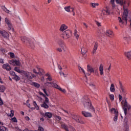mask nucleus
I'll return each instance as SVG.
<instances>
[{"mask_svg": "<svg viewBox=\"0 0 131 131\" xmlns=\"http://www.w3.org/2000/svg\"><path fill=\"white\" fill-rule=\"evenodd\" d=\"M0 131H8V128L4 126H0Z\"/></svg>", "mask_w": 131, "mask_h": 131, "instance_id": "nucleus-32", "label": "nucleus"}, {"mask_svg": "<svg viewBox=\"0 0 131 131\" xmlns=\"http://www.w3.org/2000/svg\"><path fill=\"white\" fill-rule=\"evenodd\" d=\"M33 105L35 107L36 110H39V107H38V105H37V104L36 103V101L33 102Z\"/></svg>", "mask_w": 131, "mask_h": 131, "instance_id": "nucleus-39", "label": "nucleus"}, {"mask_svg": "<svg viewBox=\"0 0 131 131\" xmlns=\"http://www.w3.org/2000/svg\"><path fill=\"white\" fill-rule=\"evenodd\" d=\"M81 52L82 55H85V54H86V52H88V50L84 47H82L81 49Z\"/></svg>", "mask_w": 131, "mask_h": 131, "instance_id": "nucleus-22", "label": "nucleus"}, {"mask_svg": "<svg viewBox=\"0 0 131 131\" xmlns=\"http://www.w3.org/2000/svg\"><path fill=\"white\" fill-rule=\"evenodd\" d=\"M97 50H98V43L96 42L93 48L92 52L93 54H95V53H96V52L97 51Z\"/></svg>", "mask_w": 131, "mask_h": 131, "instance_id": "nucleus-21", "label": "nucleus"}, {"mask_svg": "<svg viewBox=\"0 0 131 131\" xmlns=\"http://www.w3.org/2000/svg\"><path fill=\"white\" fill-rule=\"evenodd\" d=\"M73 8V7H71L70 6H67L64 7V10L66 11V12H68V13L70 12L71 11V9Z\"/></svg>", "mask_w": 131, "mask_h": 131, "instance_id": "nucleus-24", "label": "nucleus"}, {"mask_svg": "<svg viewBox=\"0 0 131 131\" xmlns=\"http://www.w3.org/2000/svg\"><path fill=\"white\" fill-rule=\"evenodd\" d=\"M45 76H47V77H50L51 76V75L49 73H48L45 74Z\"/></svg>", "mask_w": 131, "mask_h": 131, "instance_id": "nucleus-61", "label": "nucleus"}, {"mask_svg": "<svg viewBox=\"0 0 131 131\" xmlns=\"http://www.w3.org/2000/svg\"><path fill=\"white\" fill-rule=\"evenodd\" d=\"M13 79L16 80V81H18V80H20V77L18 75H16L13 78Z\"/></svg>", "mask_w": 131, "mask_h": 131, "instance_id": "nucleus-38", "label": "nucleus"}, {"mask_svg": "<svg viewBox=\"0 0 131 131\" xmlns=\"http://www.w3.org/2000/svg\"><path fill=\"white\" fill-rule=\"evenodd\" d=\"M110 10L107 8H105V9H102L101 13V18L103 19L105 16H107L108 15H110Z\"/></svg>", "mask_w": 131, "mask_h": 131, "instance_id": "nucleus-6", "label": "nucleus"}, {"mask_svg": "<svg viewBox=\"0 0 131 131\" xmlns=\"http://www.w3.org/2000/svg\"><path fill=\"white\" fill-rule=\"evenodd\" d=\"M124 40H126V41H129L130 40V37L129 36H126L123 37Z\"/></svg>", "mask_w": 131, "mask_h": 131, "instance_id": "nucleus-31", "label": "nucleus"}, {"mask_svg": "<svg viewBox=\"0 0 131 131\" xmlns=\"http://www.w3.org/2000/svg\"><path fill=\"white\" fill-rule=\"evenodd\" d=\"M5 23L8 26V30H11L12 32H14V28H13V26H12V24L11 23V21L8 19V18H5Z\"/></svg>", "mask_w": 131, "mask_h": 131, "instance_id": "nucleus-8", "label": "nucleus"}, {"mask_svg": "<svg viewBox=\"0 0 131 131\" xmlns=\"http://www.w3.org/2000/svg\"><path fill=\"white\" fill-rule=\"evenodd\" d=\"M118 118V113L115 114V117H114V121H116Z\"/></svg>", "mask_w": 131, "mask_h": 131, "instance_id": "nucleus-37", "label": "nucleus"}, {"mask_svg": "<svg viewBox=\"0 0 131 131\" xmlns=\"http://www.w3.org/2000/svg\"><path fill=\"white\" fill-rule=\"evenodd\" d=\"M74 35L75 36V37L77 38V39H78V38L79 37V33L77 32V30H75V32L74 33Z\"/></svg>", "mask_w": 131, "mask_h": 131, "instance_id": "nucleus-27", "label": "nucleus"}, {"mask_svg": "<svg viewBox=\"0 0 131 131\" xmlns=\"http://www.w3.org/2000/svg\"><path fill=\"white\" fill-rule=\"evenodd\" d=\"M110 99L111 100V101H114V95H110Z\"/></svg>", "mask_w": 131, "mask_h": 131, "instance_id": "nucleus-45", "label": "nucleus"}, {"mask_svg": "<svg viewBox=\"0 0 131 131\" xmlns=\"http://www.w3.org/2000/svg\"><path fill=\"white\" fill-rule=\"evenodd\" d=\"M71 12L73 13V15L75 16V12H74V8H71Z\"/></svg>", "mask_w": 131, "mask_h": 131, "instance_id": "nucleus-55", "label": "nucleus"}, {"mask_svg": "<svg viewBox=\"0 0 131 131\" xmlns=\"http://www.w3.org/2000/svg\"><path fill=\"white\" fill-rule=\"evenodd\" d=\"M11 120L12 122H18V121H17V119L16 118V117H14L11 119Z\"/></svg>", "mask_w": 131, "mask_h": 131, "instance_id": "nucleus-51", "label": "nucleus"}, {"mask_svg": "<svg viewBox=\"0 0 131 131\" xmlns=\"http://www.w3.org/2000/svg\"><path fill=\"white\" fill-rule=\"evenodd\" d=\"M2 68L5 69L7 71H10V70H12V68H11L8 63L4 64L2 66Z\"/></svg>", "mask_w": 131, "mask_h": 131, "instance_id": "nucleus-13", "label": "nucleus"}, {"mask_svg": "<svg viewBox=\"0 0 131 131\" xmlns=\"http://www.w3.org/2000/svg\"><path fill=\"white\" fill-rule=\"evenodd\" d=\"M38 131H45V129L41 127V126H39L38 128Z\"/></svg>", "mask_w": 131, "mask_h": 131, "instance_id": "nucleus-48", "label": "nucleus"}, {"mask_svg": "<svg viewBox=\"0 0 131 131\" xmlns=\"http://www.w3.org/2000/svg\"><path fill=\"white\" fill-rule=\"evenodd\" d=\"M125 55L129 60L131 59V50L128 52H125Z\"/></svg>", "mask_w": 131, "mask_h": 131, "instance_id": "nucleus-20", "label": "nucleus"}, {"mask_svg": "<svg viewBox=\"0 0 131 131\" xmlns=\"http://www.w3.org/2000/svg\"><path fill=\"white\" fill-rule=\"evenodd\" d=\"M14 70L16 72H18V73H21V74L23 72V70H20V69L18 67H15L14 68Z\"/></svg>", "mask_w": 131, "mask_h": 131, "instance_id": "nucleus-28", "label": "nucleus"}, {"mask_svg": "<svg viewBox=\"0 0 131 131\" xmlns=\"http://www.w3.org/2000/svg\"><path fill=\"white\" fill-rule=\"evenodd\" d=\"M56 51H57V52H59V53H61L62 49H61L60 48H56Z\"/></svg>", "mask_w": 131, "mask_h": 131, "instance_id": "nucleus-56", "label": "nucleus"}, {"mask_svg": "<svg viewBox=\"0 0 131 131\" xmlns=\"http://www.w3.org/2000/svg\"><path fill=\"white\" fill-rule=\"evenodd\" d=\"M82 102L85 108L90 109L94 112L95 111V108L93 107V105H92V102L88 96H84L82 99Z\"/></svg>", "mask_w": 131, "mask_h": 131, "instance_id": "nucleus-2", "label": "nucleus"}, {"mask_svg": "<svg viewBox=\"0 0 131 131\" xmlns=\"http://www.w3.org/2000/svg\"><path fill=\"white\" fill-rule=\"evenodd\" d=\"M114 2H115V0H111V4H112L113 9L115 8V4L114 3Z\"/></svg>", "mask_w": 131, "mask_h": 131, "instance_id": "nucleus-42", "label": "nucleus"}, {"mask_svg": "<svg viewBox=\"0 0 131 131\" xmlns=\"http://www.w3.org/2000/svg\"><path fill=\"white\" fill-rule=\"evenodd\" d=\"M72 118H73V119H74V120H75L77 122H78L79 123L84 124V122L79 119V117L77 115H73L72 117Z\"/></svg>", "mask_w": 131, "mask_h": 131, "instance_id": "nucleus-9", "label": "nucleus"}, {"mask_svg": "<svg viewBox=\"0 0 131 131\" xmlns=\"http://www.w3.org/2000/svg\"><path fill=\"white\" fill-rule=\"evenodd\" d=\"M48 84H51L52 88H55V89H57V90H59V91H60V89H61V87H60V86L58 85V84H56L55 83L49 82L45 83V85H48Z\"/></svg>", "mask_w": 131, "mask_h": 131, "instance_id": "nucleus-10", "label": "nucleus"}, {"mask_svg": "<svg viewBox=\"0 0 131 131\" xmlns=\"http://www.w3.org/2000/svg\"><path fill=\"white\" fill-rule=\"evenodd\" d=\"M69 128L71 131H76V130H75V128H74V127H72V126H70L69 127Z\"/></svg>", "mask_w": 131, "mask_h": 131, "instance_id": "nucleus-47", "label": "nucleus"}, {"mask_svg": "<svg viewBox=\"0 0 131 131\" xmlns=\"http://www.w3.org/2000/svg\"><path fill=\"white\" fill-rule=\"evenodd\" d=\"M116 4L123 6V0H116Z\"/></svg>", "mask_w": 131, "mask_h": 131, "instance_id": "nucleus-29", "label": "nucleus"}, {"mask_svg": "<svg viewBox=\"0 0 131 131\" xmlns=\"http://www.w3.org/2000/svg\"><path fill=\"white\" fill-rule=\"evenodd\" d=\"M96 24H97V25H98V26H101V23H100L98 21H96Z\"/></svg>", "mask_w": 131, "mask_h": 131, "instance_id": "nucleus-64", "label": "nucleus"}, {"mask_svg": "<svg viewBox=\"0 0 131 131\" xmlns=\"http://www.w3.org/2000/svg\"><path fill=\"white\" fill-rule=\"evenodd\" d=\"M54 117L57 120V121H61V119H62V118L60 117V116H57V115H53Z\"/></svg>", "mask_w": 131, "mask_h": 131, "instance_id": "nucleus-30", "label": "nucleus"}, {"mask_svg": "<svg viewBox=\"0 0 131 131\" xmlns=\"http://www.w3.org/2000/svg\"><path fill=\"white\" fill-rule=\"evenodd\" d=\"M119 101L120 102H121V101H122V96L120 94L119 95Z\"/></svg>", "mask_w": 131, "mask_h": 131, "instance_id": "nucleus-54", "label": "nucleus"}, {"mask_svg": "<svg viewBox=\"0 0 131 131\" xmlns=\"http://www.w3.org/2000/svg\"><path fill=\"white\" fill-rule=\"evenodd\" d=\"M10 73H11V75H12V76H16V73H15V72H10Z\"/></svg>", "mask_w": 131, "mask_h": 131, "instance_id": "nucleus-59", "label": "nucleus"}, {"mask_svg": "<svg viewBox=\"0 0 131 131\" xmlns=\"http://www.w3.org/2000/svg\"><path fill=\"white\" fill-rule=\"evenodd\" d=\"M10 113H11L10 114H8V116H10V117H13V116H14V111L13 110H11L10 111Z\"/></svg>", "mask_w": 131, "mask_h": 131, "instance_id": "nucleus-44", "label": "nucleus"}, {"mask_svg": "<svg viewBox=\"0 0 131 131\" xmlns=\"http://www.w3.org/2000/svg\"><path fill=\"white\" fill-rule=\"evenodd\" d=\"M87 70L88 72L90 73L88 74V75H91L92 73L95 72V70H94V68H93V67H92L90 64L87 66Z\"/></svg>", "mask_w": 131, "mask_h": 131, "instance_id": "nucleus-11", "label": "nucleus"}, {"mask_svg": "<svg viewBox=\"0 0 131 131\" xmlns=\"http://www.w3.org/2000/svg\"><path fill=\"white\" fill-rule=\"evenodd\" d=\"M5 90H6V88L4 85H0V92H5Z\"/></svg>", "mask_w": 131, "mask_h": 131, "instance_id": "nucleus-33", "label": "nucleus"}, {"mask_svg": "<svg viewBox=\"0 0 131 131\" xmlns=\"http://www.w3.org/2000/svg\"><path fill=\"white\" fill-rule=\"evenodd\" d=\"M37 68L39 71L38 72V74H39V75H41V72H43V70H42V69H40L39 67H37Z\"/></svg>", "mask_w": 131, "mask_h": 131, "instance_id": "nucleus-34", "label": "nucleus"}, {"mask_svg": "<svg viewBox=\"0 0 131 131\" xmlns=\"http://www.w3.org/2000/svg\"><path fill=\"white\" fill-rule=\"evenodd\" d=\"M39 95H40L41 96H42L44 98H45V100H46V98H47V96L46 95H45L42 92H39Z\"/></svg>", "mask_w": 131, "mask_h": 131, "instance_id": "nucleus-52", "label": "nucleus"}, {"mask_svg": "<svg viewBox=\"0 0 131 131\" xmlns=\"http://www.w3.org/2000/svg\"><path fill=\"white\" fill-rule=\"evenodd\" d=\"M59 91L62 93H63V94H66V90L65 89H62V88H60L59 89Z\"/></svg>", "mask_w": 131, "mask_h": 131, "instance_id": "nucleus-50", "label": "nucleus"}, {"mask_svg": "<svg viewBox=\"0 0 131 131\" xmlns=\"http://www.w3.org/2000/svg\"><path fill=\"white\" fill-rule=\"evenodd\" d=\"M78 68L79 71L80 72H83V73H84V74H85V72L84 71V70H83L82 69V68H81V67H80V66H78Z\"/></svg>", "mask_w": 131, "mask_h": 131, "instance_id": "nucleus-36", "label": "nucleus"}, {"mask_svg": "<svg viewBox=\"0 0 131 131\" xmlns=\"http://www.w3.org/2000/svg\"><path fill=\"white\" fill-rule=\"evenodd\" d=\"M91 5L93 8H96V7L99 6V4L98 3H91Z\"/></svg>", "mask_w": 131, "mask_h": 131, "instance_id": "nucleus-41", "label": "nucleus"}, {"mask_svg": "<svg viewBox=\"0 0 131 131\" xmlns=\"http://www.w3.org/2000/svg\"><path fill=\"white\" fill-rule=\"evenodd\" d=\"M0 63H1V64H4V63H5V62L4 61V59L3 58L0 59Z\"/></svg>", "mask_w": 131, "mask_h": 131, "instance_id": "nucleus-60", "label": "nucleus"}, {"mask_svg": "<svg viewBox=\"0 0 131 131\" xmlns=\"http://www.w3.org/2000/svg\"><path fill=\"white\" fill-rule=\"evenodd\" d=\"M25 118H26V120H27V121H29V120H30V118L28 116L26 117Z\"/></svg>", "mask_w": 131, "mask_h": 131, "instance_id": "nucleus-62", "label": "nucleus"}, {"mask_svg": "<svg viewBox=\"0 0 131 131\" xmlns=\"http://www.w3.org/2000/svg\"><path fill=\"white\" fill-rule=\"evenodd\" d=\"M4 11H5V12H6V13H9V12H10V11H9V10L7 9V8H5V9H4Z\"/></svg>", "mask_w": 131, "mask_h": 131, "instance_id": "nucleus-63", "label": "nucleus"}, {"mask_svg": "<svg viewBox=\"0 0 131 131\" xmlns=\"http://www.w3.org/2000/svg\"><path fill=\"white\" fill-rule=\"evenodd\" d=\"M9 55L10 56V57L11 58H14V57H15V54L13 53H12V52L9 53Z\"/></svg>", "mask_w": 131, "mask_h": 131, "instance_id": "nucleus-49", "label": "nucleus"}, {"mask_svg": "<svg viewBox=\"0 0 131 131\" xmlns=\"http://www.w3.org/2000/svg\"><path fill=\"white\" fill-rule=\"evenodd\" d=\"M110 91L112 93H114L115 92V86H114V84L112 83L111 85Z\"/></svg>", "mask_w": 131, "mask_h": 131, "instance_id": "nucleus-25", "label": "nucleus"}, {"mask_svg": "<svg viewBox=\"0 0 131 131\" xmlns=\"http://www.w3.org/2000/svg\"><path fill=\"white\" fill-rule=\"evenodd\" d=\"M9 64H11V65H13V66H15V60H9Z\"/></svg>", "mask_w": 131, "mask_h": 131, "instance_id": "nucleus-43", "label": "nucleus"}, {"mask_svg": "<svg viewBox=\"0 0 131 131\" xmlns=\"http://www.w3.org/2000/svg\"><path fill=\"white\" fill-rule=\"evenodd\" d=\"M47 81H52L53 80V79H52V77L50 76V77H48L46 78Z\"/></svg>", "mask_w": 131, "mask_h": 131, "instance_id": "nucleus-46", "label": "nucleus"}, {"mask_svg": "<svg viewBox=\"0 0 131 131\" xmlns=\"http://www.w3.org/2000/svg\"><path fill=\"white\" fill-rule=\"evenodd\" d=\"M82 114L83 116H84V117H92L93 116L91 113L85 111H82Z\"/></svg>", "mask_w": 131, "mask_h": 131, "instance_id": "nucleus-15", "label": "nucleus"}, {"mask_svg": "<svg viewBox=\"0 0 131 131\" xmlns=\"http://www.w3.org/2000/svg\"><path fill=\"white\" fill-rule=\"evenodd\" d=\"M0 34H1L4 37H6V38L9 37V33L6 31H1L0 30Z\"/></svg>", "mask_w": 131, "mask_h": 131, "instance_id": "nucleus-16", "label": "nucleus"}, {"mask_svg": "<svg viewBox=\"0 0 131 131\" xmlns=\"http://www.w3.org/2000/svg\"><path fill=\"white\" fill-rule=\"evenodd\" d=\"M110 111L111 112H112V113H114V114L118 113V112L116 110H115V108H112V109H111Z\"/></svg>", "mask_w": 131, "mask_h": 131, "instance_id": "nucleus-40", "label": "nucleus"}, {"mask_svg": "<svg viewBox=\"0 0 131 131\" xmlns=\"http://www.w3.org/2000/svg\"><path fill=\"white\" fill-rule=\"evenodd\" d=\"M105 34L107 36H109L110 37H113V36H114V33L110 30H106Z\"/></svg>", "mask_w": 131, "mask_h": 131, "instance_id": "nucleus-14", "label": "nucleus"}, {"mask_svg": "<svg viewBox=\"0 0 131 131\" xmlns=\"http://www.w3.org/2000/svg\"><path fill=\"white\" fill-rule=\"evenodd\" d=\"M2 105H4V101L2 100V98L0 97V106H2Z\"/></svg>", "mask_w": 131, "mask_h": 131, "instance_id": "nucleus-58", "label": "nucleus"}, {"mask_svg": "<svg viewBox=\"0 0 131 131\" xmlns=\"http://www.w3.org/2000/svg\"><path fill=\"white\" fill-rule=\"evenodd\" d=\"M52 113L51 112H46L45 113V117H47V118H52Z\"/></svg>", "mask_w": 131, "mask_h": 131, "instance_id": "nucleus-18", "label": "nucleus"}, {"mask_svg": "<svg viewBox=\"0 0 131 131\" xmlns=\"http://www.w3.org/2000/svg\"><path fill=\"white\" fill-rule=\"evenodd\" d=\"M49 101L50 100L49 99V98L46 97L45 101L40 104L41 107L44 108V109H49V105H48V104H49Z\"/></svg>", "mask_w": 131, "mask_h": 131, "instance_id": "nucleus-7", "label": "nucleus"}, {"mask_svg": "<svg viewBox=\"0 0 131 131\" xmlns=\"http://www.w3.org/2000/svg\"><path fill=\"white\" fill-rule=\"evenodd\" d=\"M104 67H103V64H101L99 68V71H100V75H103L104 74Z\"/></svg>", "mask_w": 131, "mask_h": 131, "instance_id": "nucleus-17", "label": "nucleus"}, {"mask_svg": "<svg viewBox=\"0 0 131 131\" xmlns=\"http://www.w3.org/2000/svg\"><path fill=\"white\" fill-rule=\"evenodd\" d=\"M21 74H23L24 76H25V77H27V78H28V79H32V78L36 77V75L28 71H23Z\"/></svg>", "mask_w": 131, "mask_h": 131, "instance_id": "nucleus-4", "label": "nucleus"}, {"mask_svg": "<svg viewBox=\"0 0 131 131\" xmlns=\"http://www.w3.org/2000/svg\"><path fill=\"white\" fill-rule=\"evenodd\" d=\"M43 92L46 94L45 95H46L47 97H49V95L47 93V91L46 90V89H43Z\"/></svg>", "mask_w": 131, "mask_h": 131, "instance_id": "nucleus-57", "label": "nucleus"}, {"mask_svg": "<svg viewBox=\"0 0 131 131\" xmlns=\"http://www.w3.org/2000/svg\"><path fill=\"white\" fill-rule=\"evenodd\" d=\"M72 36V32L70 30H67L62 33V38L63 39H68Z\"/></svg>", "mask_w": 131, "mask_h": 131, "instance_id": "nucleus-5", "label": "nucleus"}, {"mask_svg": "<svg viewBox=\"0 0 131 131\" xmlns=\"http://www.w3.org/2000/svg\"><path fill=\"white\" fill-rule=\"evenodd\" d=\"M27 103V106L29 107V108H30V104L29 103V100H27L26 101Z\"/></svg>", "mask_w": 131, "mask_h": 131, "instance_id": "nucleus-53", "label": "nucleus"}, {"mask_svg": "<svg viewBox=\"0 0 131 131\" xmlns=\"http://www.w3.org/2000/svg\"><path fill=\"white\" fill-rule=\"evenodd\" d=\"M21 63L19 60L15 59L14 60V66H20Z\"/></svg>", "mask_w": 131, "mask_h": 131, "instance_id": "nucleus-26", "label": "nucleus"}, {"mask_svg": "<svg viewBox=\"0 0 131 131\" xmlns=\"http://www.w3.org/2000/svg\"><path fill=\"white\" fill-rule=\"evenodd\" d=\"M68 27H67L66 25H65L64 24H62L60 28V31H64V30H66V29H67Z\"/></svg>", "mask_w": 131, "mask_h": 131, "instance_id": "nucleus-19", "label": "nucleus"}, {"mask_svg": "<svg viewBox=\"0 0 131 131\" xmlns=\"http://www.w3.org/2000/svg\"><path fill=\"white\" fill-rule=\"evenodd\" d=\"M58 45H59V47H60V48H61L62 50H63V51L64 52H65L66 51V46L65 45V43L64 42V41H59L58 42Z\"/></svg>", "mask_w": 131, "mask_h": 131, "instance_id": "nucleus-12", "label": "nucleus"}, {"mask_svg": "<svg viewBox=\"0 0 131 131\" xmlns=\"http://www.w3.org/2000/svg\"><path fill=\"white\" fill-rule=\"evenodd\" d=\"M119 85H120V89H121V91L123 92V93H125V90L123 89V87L122 86V83H121V82H119Z\"/></svg>", "mask_w": 131, "mask_h": 131, "instance_id": "nucleus-35", "label": "nucleus"}, {"mask_svg": "<svg viewBox=\"0 0 131 131\" xmlns=\"http://www.w3.org/2000/svg\"><path fill=\"white\" fill-rule=\"evenodd\" d=\"M21 40L25 45L30 46L31 49H34L35 47V40L34 38L29 39L26 37H21Z\"/></svg>", "mask_w": 131, "mask_h": 131, "instance_id": "nucleus-1", "label": "nucleus"}, {"mask_svg": "<svg viewBox=\"0 0 131 131\" xmlns=\"http://www.w3.org/2000/svg\"><path fill=\"white\" fill-rule=\"evenodd\" d=\"M121 104L123 105L122 106L123 110H124V114L125 115H126L127 114V111L131 110V106L128 103H127L126 99H125L124 101H122L121 102Z\"/></svg>", "mask_w": 131, "mask_h": 131, "instance_id": "nucleus-3", "label": "nucleus"}, {"mask_svg": "<svg viewBox=\"0 0 131 131\" xmlns=\"http://www.w3.org/2000/svg\"><path fill=\"white\" fill-rule=\"evenodd\" d=\"M31 84V85H34V86H35V88H36L37 89H38L39 86H40V84L36 82H32Z\"/></svg>", "mask_w": 131, "mask_h": 131, "instance_id": "nucleus-23", "label": "nucleus"}]
</instances>
